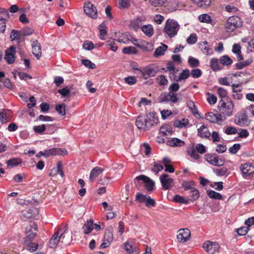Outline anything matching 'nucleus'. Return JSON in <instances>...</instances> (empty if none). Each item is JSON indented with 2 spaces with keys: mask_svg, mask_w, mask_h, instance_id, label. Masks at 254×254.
<instances>
[{
  "mask_svg": "<svg viewBox=\"0 0 254 254\" xmlns=\"http://www.w3.org/2000/svg\"><path fill=\"white\" fill-rule=\"evenodd\" d=\"M60 240L61 243L65 245H68L72 241V236L70 233L66 234L64 239H60Z\"/></svg>",
  "mask_w": 254,
  "mask_h": 254,
  "instance_id": "52",
  "label": "nucleus"
},
{
  "mask_svg": "<svg viewBox=\"0 0 254 254\" xmlns=\"http://www.w3.org/2000/svg\"><path fill=\"white\" fill-rule=\"evenodd\" d=\"M243 21L238 16L230 17L225 24V28L228 32H232L236 29L241 28L243 26Z\"/></svg>",
  "mask_w": 254,
  "mask_h": 254,
  "instance_id": "4",
  "label": "nucleus"
},
{
  "mask_svg": "<svg viewBox=\"0 0 254 254\" xmlns=\"http://www.w3.org/2000/svg\"><path fill=\"white\" fill-rule=\"evenodd\" d=\"M159 84L160 85H166L168 84V81L164 75H161L157 78Z\"/></svg>",
  "mask_w": 254,
  "mask_h": 254,
  "instance_id": "63",
  "label": "nucleus"
},
{
  "mask_svg": "<svg viewBox=\"0 0 254 254\" xmlns=\"http://www.w3.org/2000/svg\"><path fill=\"white\" fill-rule=\"evenodd\" d=\"M177 239L180 242H186L188 241L190 236V232L187 228L181 229L178 231Z\"/></svg>",
  "mask_w": 254,
  "mask_h": 254,
  "instance_id": "12",
  "label": "nucleus"
},
{
  "mask_svg": "<svg viewBox=\"0 0 254 254\" xmlns=\"http://www.w3.org/2000/svg\"><path fill=\"white\" fill-rule=\"evenodd\" d=\"M94 223L92 219H90L86 221L83 225L82 229L85 234H89L90 233L94 228Z\"/></svg>",
  "mask_w": 254,
  "mask_h": 254,
  "instance_id": "20",
  "label": "nucleus"
},
{
  "mask_svg": "<svg viewBox=\"0 0 254 254\" xmlns=\"http://www.w3.org/2000/svg\"><path fill=\"white\" fill-rule=\"evenodd\" d=\"M81 63L83 65H84L85 66L88 67L90 69H94L96 67V65L92 63L90 60H81Z\"/></svg>",
  "mask_w": 254,
  "mask_h": 254,
  "instance_id": "54",
  "label": "nucleus"
},
{
  "mask_svg": "<svg viewBox=\"0 0 254 254\" xmlns=\"http://www.w3.org/2000/svg\"><path fill=\"white\" fill-rule=\"evenodd\" d=\"M155 113H149L144 115L139 116L136 119L135 125L138 128L144 131L149 130L156 125L158 121Z\"/></svg>",
  "mask_w": 254,
  "mask_h": 254,
  "instance_id": "1",
  "label": "nucleus"
},
{
  "mask_svg": "<svg viewBox=\"0 0 254 254\" xmlns=\"http://www.w3.org/2000/svg\"><path fill=\"white\" fill-rule=\"evenodd\" d=\"M167 0H149L151 4L154 6H160L164 4Z\"/></svg>",
  "mask_w": 254,
  "mask_h": 254,
  "instance_id": "59",
  "label": "nucleus"
},
{
  "mask_svg": "<svg viewBox=\"0 0 254 254\" xmlns=\"http://www.w3.org/2000/svg\"><path fill=\"white\" fill-rule=\"evenodd\" d=\"M205 159L211 165L218 167L222 166L225 162L224 159H219L218 155L215 153L205 155Z\"/></svg>",
  "mask_w": 254,
  "mask_h": 254,
  "instance_id": "7",
  "label": "nucleus"
},
{
  "mask_svg": "<svg viewBox=\"0 0 254 254\" xmlns=\"http://www.w3.org/2000/svg\"><path fill=\"white\" fill-rule=\"evenodd\" d=\"M135 180L137 181H142L145 183V187L148 191H150L153 190L155 183L149 177L143 175H140L136 177Z\"/></svg>",
  "mask_w": 254,
  "mask_h": 254,
  "instance_id": "10",
  "label": "nucleus"
},
{
  "mask_svg": "<svg viewBox=\"0 0 254 254\" xmlns=\"http://www.w3.org/2000/svg\"><path fill=\"white\" fill-rule=\"evenodd\" d=\"M46 126L45 125L36 126L33 127L34 131L39 134H42L46 130Z\"/></svg>",
  "mask_w": 254,
  "mask_h": 254,
  "instance_id": "51",
  "label": "nucleus"
},
{
  "mask_svg": "<svg viewBox=\"0 0 254 254\" xmlns=\"http://www.w3.org/2000/svg\"><path fill=\"white\" fill-rule=\"evenodd\" d=\"M187 105L190 110L192 112L193 115L198 114L197 108L195 105L194 102L191 100L187 102Z\"/></svg>",
  "mask_w": 254,
  "mask_h": 254,
  "instance_id": "47",
  "label": "nucleus"
},
{
  "mask_svg": "<svg viewBox=\"0 0 254 254\" xmlns=\"http://www.w3.org/2000/svg\"><path fill=\"white\" fill-rule=\"evenodd\" d=\"M241 148V145L239 143L234 144L232 147L229 149V151L230 153L235 154Z\"/></svg>",
  "mask_w": 254,
  "mask_h": 254,
  "instance_id": "61",
  "label": "nucleus"
},
{
  "mask_svg": "<svg viewBox=\"0 0 254 254\" xmlns=\"http://www.w3.org/2000/svg\"><path fill=\"white\" fill-rule=\"evenodd\" d=\"M123 52L124 54L130 55V54H136L137 52V50L136 49L132 46H129L125 47L123 49Z\"/></svg>",
  "mask_w": 254,
  "mask_h": 254,
  "instance_id": "40",
  "label": "nucleus"
},
{
  "mask_svg": "<svg viewBox=\"0 0 254 254\" xmlns=\"http://www.w3.org/2000/svg\"><path fill=\"white\" fill-rule=\"evenodd\" d=\"M148 196V195L137 192L135 196V201L139 203H145Z\"/></svg>",
  "mask_w": 254,
  "mask_h": 254,
  "instance_id": "44",
  "label": "nucleus"
},
{
  "mask_svg": "<svg viewBox=\"0 0 254 254\" xmlns=\"http://www.w3.org/2000/svg\"><path fill=\"white\" fill-rule=\"evenodd\" d=\"M188 63L191 67H195L199 65V61L192 57H190L188 60Z\"/></svg>",
  "mask_w": 254,
  "mask_h": 254,
  "instance_id": "50",
  "label": "nucleus"
},
{
  "mask_svg": "<svg viewBox=\"0 0 254 254\" xmlns=\"http://www.w3.org/2000/svg\"><path fill=\"white\" fill-rule=\"evenodd\" d=\"M197 132L198 135L201 138H209L211 135V133L204 125H202L197 129Z\"/></svg>",
  "mask_w": 254,
  "mask_h": 254,
  "instance_id": "18",
  "label": "nucleus"
},
{
  "mask_svg": "<svg viewBox=\"0 0 254 254\" xmlns=\"http://www.w3.org/2000/svg\"><path fill=\"white\" fill-rule=\"evenodd\" d=\"M171 92L166 93L163 92L161 94L160 96L158 98V100L159 103H162L164 102H169L170 101V97Z\"/></svg>",
  "mask_w": 254,
  "mask_h": 254,
  "instance_id": "35",
  "label": "nucleus"
},
{
  "mask_svg": "<svg viewBox=\"0 0 254 254\" xmlns=\"http://www.w3.org/2000/svg\"><path fill=\"white\" fill-rule=\"evenodd\" d=\"M190 201H194L197 200L199 197V192L198 190L195 188L192 189L190 191Z\"/></svg>",
  "mask_w": 254,
  "mask_h": 254,
  "instance_id": "33",
  "label": "nucleus"
},
{
  "mask_svg": "<svg viewBox=\"0 0 254 254\" xmlns=\"http://www.w3.org/2000/svg\"><path fill=\"white\" fill-rule=\"evenodd\" d=\"M199 20L202 22L210 23L211 21V18L207 14H203L199 16Z\"/></svg>",
  "mask_w": 254,
  "mask_h": 254,
  "instance_id": "60",
  "label": "nucleus"
},
{
  "mask_svg": "<svg viewBox=\"0 0 254 254\" xmlns=\"http://www.w3.org/2000/svg\"><path fill=\"white\" fill-rule=\"evenodd\" d=\"M174 201L183 204H187L189 202V198L181 196L178 194L174 196L173 198Z\"/></svg>",
  "mask_w": 254,
  "mask_h": 254,
  "instance_id": "36",
  "label": "nucleus"
},
{
  "mask_svg": "<svg viewBox=\"0 0 254 254\" xmlns=\"http://www.w3.org/2000/svg\"><path fill=\"white\" fill-rule=\"evenodd\" d=\"M20 38V32L15 29L12 30L10 35V38L11 41L16 40L17 41H19ZM18 42L19 43V42Z\"/></svg>",
  "mask_w": 254,
  "mask_h": 254,
  "instance_id": "34",
  "label": "nucleus"
},
{
  "mask_svg": "<svg viewBox=\"0 0 254 254\" xmlns=\"http://www.w3.org/2000/svg\"><path fill=\"white\" fill-rule=\"evenodd\" d=\"M84 12L89 17L93 19L97 17V9L96 7L90 2H85L83 6Z\"/></svg>",
  "mask_w": 254,
  "mask_h": 254,
  "instance_id": "6",
  "label": "nucleus"
},
{
  "mask_svg": "<svg viewBox=\"0 0 254 254\" xmlns=\"http://www.w3.org/2000/svg\"><path fill=\"white\" fill-rule=\"evenodd\" d=\"M32 46L33 54L38 60H39L42 55V49L40 44L38 40H36L33 42Z\"/></svg>",
  "mask_w": 254,
  "mask_h": 254,
  "instance_id": "16",
  "label": "nucleus"
},
{
  "mask_svg": "<svg viewBox=\"0 0 254 254\" xmlns=\"http://www.w3.org/2000/svg\"><path fill=\"white\" fill-rule=\"evenodd\" d=\"M207 194L210 198L219 200H222L223 199L222 196L220 193L214 190H207Z\"/></svg>",
  "mask_w": 254,
  "mask_h": 254,
  "instance_id": "31",
  "label": "nucleus"
},
{
  "mask_svg": "<svg viewBox=\"0 0 254 254\" xmlns=\"http://www.w3.org/2000/svg\"><path fill=\"white\" fill-rule=\"evenodd\" d=\"M234 122L237 125L243 126L248 122V116L245 113H238L235 116Z\"/></svg>",
  "mask_w": 254,
  "mask_h": 254,
  "instance_id": "14",
  "label": "nucleus"
},
{
  "mask_svg": "<svg viewBox=\"0 0 254 254\" xmlns=\"http://www.w3.org/2000/svg\"><path fill=\"white\" fill-rule=\"evenodd\" d=\"M55 109L60 115L64 116L66 114L65 104L64 103L56 105Z\"/></svg>",
  "mask_w": 254,
  "mask_h": 254,
  "instance_id": "37",
  "label": "nucleus"
},
{
  "mask_svg": "<svg viewBox=\"0 0 254 254\" xmlns=\"http://www.w3.org/2000/svg\"><path fill=\"white\" fill-rule=\"evenodd\" d=\"M194 186V182L192 181H184L182 184L183 188H184L185 190H192L193 189V187Z\"/></svg>",
  "mask_w": 254,
  "mask_h": 254,
  "instance_id": "46",
  "label": "nucleus"
},
{
  "mask_svg": "<svg viewBox=\"0 0 254 254\" xmlns=\"http://www.w3.org/2000/svg\"><path fill=\"white\" fill-rule=\"evenodd\" d=\"M168 46L162 44V46L158 47L155 51L153 56L155 57H158L164 54L165 52L167 50Z\"/></svg>",
  "mask_w": 254,
  "mask_h": 254,
  "instance_id": "25",
  "label": "nucleus"
},
{
  "mask_svg": "<svg viewBox=\"0 0 254 254\" xmlns=\"http://www.w3.org/2000/svg\"><path fill=\"white\" fill-rule=\"evenodd\" d=\"M189 124V120L186 118L182 120H177L174 123V126L176 127L182 128L185 127Z\"/></svg>",
  "mask_w": 254,
  "mask_h": 254,
  "instance_id": "28",
  "label": "nucleus"
},
{
  "mask_svg": "<svg viewBox=\"0 0 254 254\" xmlns=\"http://www.w3.org/2000/svg\"><path fill=\"white\" fill-rule=\"evenodd\" d=\"M39 213V210L36 207H32L28 210L22 211V215L27 218H35Z\"/></svg>",
  "mask_w": 254,
  "mask_h": 254,
  "instance_id": "17",
  "label": "nucleus"
},
{
  "mask_svg": "<svg viewBox=\"0 0 254 254\" xmlns=\"http://www.w3.org/2000/svg\"><path fill=\"white\" fill-rule=\"evenodd\" d=\"M185 142L178 138H173L171 140H168L167 144L172 147L183 146L185 145Z\"/></svg>",
  "mask_w": 254,
  "mask_h": 254,
  "instance_id": "21",
  "label": "nucleus"
},
{
  "mask_svg": "<svg viewBox=\"0 0 254 254\" xmlns=\"http://www.w3.org/2000/svg\"><path fill=\"white\" fill-rule=\"evenodd\" d=\"M163 169V166L157 162H154L153 163V167L151 169V171H153L157 175L160 171Z\"/></svg>",
  "mask_w": 254,
  "mask_h": 254,
  "instance_id": "48",
  "label": "nucleus"
},
{
  "mask_svg": "<svg viewBox=\"0 0 254 254\" xmlns=\"http://www.w3.org/2000/svg\"><path fill=\"white\" fill-rule=\"evenodd\" d=\"M217 93L220 97L221 98H226V100L228 101V98L229 97L227 96L228 92L226 89L222 87H219L217 89Z\"/></svg>",
  "mask_w": 254,
  "mask_h": 254,
  "instance_id": "45",
  "label": "nucleus"
},
{
  "mask_svg": "<svg viewBox=\"0 0 254 254\" xmlns=\"http://www.w3.org/2000/svg\"><path fill=\"white\" fill-rule=\"evenodd\" d=\"M196 2L198 6L206 8L210 5V0H196Z\"/></svg>",
  "mask_w": 254,
  "mask_h": 254,
  "instance_id": "53",
  "label": "nucleus"
},
{
  "mask_svg": "<svg viewBox=\"0 0 254 254\" xmlns=\"http://www.w3.org/2000/svg\"><path fill=\"white\" fill-rule=\"evenodd\" d=\"M199 47L203 53L206 54L207 55L212 54V49L207 46L208 45V42L207 41H203L202 44H199Z\"/></svg>",
  "mask_w": 254,
  "mask_h": 254,
  "instance_id": "26",
  "label": "nucleus"
},
{
  "mask_svg": "<svg viewBox=\"0 0 254 254\" xmlns=\"http://www.w3.org/2000/svg\"><path fill=\"white\" fill-rule=\"evenodd\" d=\"M125 82L128 85H132L136 83V79L135 76H129L124 79Z\"/></svg>",
  "mask_w": 254,
  "mask_h": 254,
  "instance_id": "58",
  "label": "nucleus"
},
{
  "mask_svg": "<svg viewBox=\"0 0 254 254\" xmlns=\"http://www.w3.org/2000/svg\"><path fill=\"white\" fill-rule=\"evenodd\" d=\"M169 175L167 174L162 175L160 177L163 189L164 190H170L171 189V184L173 182V179L168 178Z\"/></svg>",
  "mask_w": 254,
  "mask_h": 254,
  "instance_id": "13",
  "label": "nucleus"
},
{
  "mask_svg": "<svg viewBox=\"0 0 254 254\" xmlns=\"http://www.w3.org/2000/svg\"><path fill=\"white\" fill-rule=\"evenodd\" d=\"M22 160L19 158H13L6 161V164L8 166L14 167L18 166L22 163Z\"/></svg>",
  "mask_w": 254,
  "mask_h": 254,
  "instance_id": "27",
  "label": "nucleus"
},
{
  "mask_svg": "<svg viewBox=\"0 0 254 254\" xmlns=\"http://www.w3.org/2000/svg\"><path fill=\"white\" fill-rule=\"evenodd\" d=\"M63 97H69L71 96V93L67 87H65L62 89H60L58 91Z\"/></svg>",
  "mask_w": 254,
  "mask_h": 254,
  "instance_id": "41",
  "label": "nucleus"
},
{
  "mask_svg": "<svg viewBox=\"0 0 254 254\" xmlns=\"http://www.w3.org/2000/svg\"><path fill=\"white\" fill-rule=\"evenodd\" d=\"M210 67L213 71H217L220 69L218 60L216 58H213L210 61Z\"/></svg>",
  "mask_w": 254,
  "mask_h": 254,
  "instance_id": "39",
  "label": "nucleus"
},
{
  "mask_svg": "<svg viewBox=\"0 0 254 254\" xmlns=\"http://www.w3.org/2000/svg\"><path fill=\"white\" fill-rule=\"evenodd\" d=\"M249 230V228L248 227H242L240 228H238L236 230L237 232L238 233V235L240 236H245L246 235L248 232Z\"/></svg>",
  "mask_w": 254,
  "mask_h": 254,
  "instance_id": "62",
  "label": "nucleus"
},
{
  "mask_svg": "<svg viewBox=\"0 0 254 254\" xmlns=\"http://www.w3.org/2000/svg\"><path fill=\"white\" fill-rule=\"evenodd\" d=\"M180 27L177 21L168 19L166 22L163 31L170 38H173L177 34Z\"/></svg>",
  "mask_w": 254,
  "mask_h": 254,
  "instance_id": "2",
  "label": "nucleus"
},
{
  "mask_svg": "<svg viewBox=\"0 0 254 254\" xmlns=\"http://www.w3.org/2000/svg\"><path fill=\"white\" fill-rule=\"evenodd\" d=\"M202 247L209 254H214L220 249L218 243L210 241H205L203 243Z\"/></svg>",
  "mask_w": 254,
  "mask_h": 254,
  "instance_id": "8",
  "label": "nucleus"
},
{
  "mask_svg": "<svg viewBox=\"0 0 254 254\" xmlns=\"http://www.w3.org/2000/svg\"><path fill=\"white\" fill-rule=\"evenodd\" d=\"M134 70L140 71L142 73V76L145 79L148 78L149 77H153L155 76L158 71V68H153L147 67L143 71H142L138 68H133Z\"/></svg>",
  "mask_w": 254,
  "mask_h": 254,
  "instance_id": "11",
  "label": "nucleus"
},
{
  "mask_svg": "<svg viewBox=\"0 0 254 254\" xmlns=\"http://www.w3.org/2000/svg\"><path fill=\"white\" fill-rule=\"evenodd\" d=\"M190 75V70L188 69H185L180 73V76L177 79H175L176 81L178 82L182 80L186 79Z\"/></svg>",
  "mask_w": 254,
  "mask_h": 254,
  "instance_id": "32",
  "label": "nucleus"
},
{
  "mask_svg": "<svg viewBox=\"0 0 254 254\" xmlns=\"http://www.w3.org/2000/svg\"><path fill=\"white\" fill-rule=\"evenodd\" d=\"M253 169L254 167L250 163H245L240 166V170L243 174V176L245 178H247L248 177L254 173V171L252 170Z\"/></svg>",
  "mask_w": 254,
  "mask_h": 254,
  "instance_id": "15",
  "label": "nucleus"
},
{
  "mask_svg": "<svg viewBox=\"0 0 254 254\" xmlns=\"http://www.w3.org/2000/svg\"><path fill=\"white\" fill-rule=\"evenodd\" d=\"M205 118L207 120L212 123H217V120L216 118V114L213 112H209L205 114Z\"/></svg>",
  "mask_w": 254,
  "mask_h": 254,
  "instance_id": "42",
  "label": "nucleus"
},
{
  "mask_svg": "<svg viewBox=\"0 0 254 254\" xmlns=\"http://www.w3.org/2000/svg\"><path fill=\"white\" fill-rule=\"evenodd\" d=\"M25 244L27 246V249L31 252L36 251L39 247L38 244L35 243H29Z\"/></svg>",
  "mask_w": 254,
  "mask_h": 254,
  "instance_id": "55",
  "label": "nucleus"
},
{
  "mask_svg": "<svg viewBox=\"0 0 254 254\" xmlns=\"http://www.w3.org/2000/svg\"><path fill=\"white\" fill-rule=\"evenodd\" d=\"M220 63L224 65H229L233 63V61L227 56L224 55L220 59Z\"/></svg>",
  "mask_w": 254,
  "mask_h": 254,
  "instance_id": "43",
  "label": "nucleus"
},
{
  "mask_svg": "<svg viewBox=\"0 0 254 254\" xmlns=\"http://www.w3.org/2000/svg\"><path fill=\"white\" fill-rule=\"evenodd\" d=\"M187 153L192 158L197 160L199 158V155L197 153L196 149L194 148L193 145H190L187 148Z\"/></svg>",
  "mask_w": 254,
  "mask_h": 254,
  "instance_id": "24",
  "label": "nucleus"
},
{
  "mask_svg": "<svg viewBox=\"0 0 254 254\" xmlns=\"http://www.w3.org/2000/svg\"><path fill=\"white\" fill-rule=\"evenodd\" d=\"M104 171V169L96 167L92 169L89 176V181L92 182L95 178L97 177Z\"/></svg>",
  "mask_w": 254,
  "mask_h": 254,
  "instance_id": "19",
  "label": "nucleus"
},
{
  "mask_svg": "<svg viewBox=\"0 0 254 254\" xmlns=\"http://www.w3.org/2000/svg\"><path fill=\"white\" fill-rule=\"evenodd\" d=\"M37 231V226L35 223L27 226L25 229L27 236L25 238L24 243H31L36 237Z\"/></svg>",
  "mask_w": 254,
  "mask_h": 254,
  "instance_id": "5",
  "label": "nucleus"
},
{
  "mask_svg": "<svg viewBox=\"0 0 254 254\" xmlns=\"http://www.w3.org/2000/svg\"><path fill=\"white\" fill-rule=\"evenodd\" d=\"M16 53L15 47L14 46H10L5 51L4 60L8 64H13L15 60V54Z\"/></svg>",
  "mask_w": 254,
  "mask_h": 254,
  "instance_id": "9",
  "label": "nucleus"
},
{
  "mask_svg": "<svg viewBox=\"0 0 254 254\" xmlns=\"http://www.w3.org/2000/svg\"><path fill=\"white\" fill-rule=\"evenodd\" d=\"M218 108L220 113L224 117H230L232 116L234 109V104L231 99L228 98V101L225 102L224 100L221 99L219 103Z\"/></svg>",
  "mask_w": 254,
  "mask_h": 254,
  "instance_id": "3",
  "label": "nucleus"
},
{
  "mask_svg": "<svg viewBox=\"0 0 254 254\" xmlns=\"http://www.w3.org/2000/svg\"><path fill=\"white\" fill-rule=\"evenodd\" d=\"M113 228L112 226L108 227L105 230L104 238L108 243H111L113 240Z\"/></svg>",
  "mask_w": 254,
  "mask_h": 254,
  "instance_id": "22",
  "label": "nucleus"
},
{
  "mask_svg": "<svg viewBox=\"0 0 254 254\" xmlns=\"http://www.w3.org/2000/svg\"><path fill=\"white\" fill-rule=\"evenodd\" d=\"M60 237L58 234H54L52 237L49 241V247L51 248L55 249L57 247L58 244L61 242Z\"/></svg>",
  "mask_w": 254,
  "mask_h": 254,
  "instance_id": "23",
  "label": "nucleus"
},
{
  "mask_svg": "<svg viewBox=\"0 0 254 254\" xmlns=\"http://www.w3.org/2000/svg\"><path fill=\"white\" fill-rule=\"evenodd\" d=\"M224 132L228 135H231L236 134L237 132V130L236 127L229 126L226 128Z\"/></svg>",
  "mask_w": 254,
  "mask_h": 254,
  "instance_id": "64",
  "label": "nucleus"
},
{
  "mask_svg": "<svg viewBox=\"0 0 254 254\" xmlns=\"http://www.w3.org/2000/svg\"><path fill=\"white\" fill-rule=\"evenodd\" d=\"M125 249L129 254H138L137 251L135 250V247L133 245H129L127 242L125 244Z\"/></svg>",
  "mask_w": 254,
  "mask_h": 254,
  "instance_id": "38",
  "label": "nucleus"
},
{
  "mask_svg": "<svg viewBox=\"0 0 254 254\" xmlns=\"http://www.w3.org/2000/svg\"><path fill=\"white\" fill-rule=\"evenodd\" d=\"M145 205L147 207H155L156 205V202L155 200L150 197L149 195L146 198L145 202Z\"/></svg>",
  "mask_w": 254,
  "mask_h": 254,
  "instance_id": "56",
  "label": "nucleus"
},
{
  "mask_svg": "<svg viewBox=\"0 0 254 254\" xmlns=\"http://www.w3.org/2000/svg\"><path fill=\"white\" fill-rule=\"evenodd\" d=\"M82 47L86 50H91L95 48L93 43L89 41H85L83 44Z\"/></svg>",
  "mask_w": 254,
  "mask_h": 254,
  "instance_id": "57",
  "label": "nucleus"
},
{
  "mask_svg": "<svg viewBox=\"0 0 254 254\" xmlns=\"http://www.w3.org/2000/svg\"><path fill=\"white\" fill-rule=\"evenodd\" d=\"M141 30L148 37H151L153 35L154 32L152 25L150 24L144 25L141 27Z\"/></svg>",
  "mask_w": 254,
  "mask_h": 254,
  "instance_id": "30",
  "label": "nucleus"
},
{
  "mask_svg": "<svg viewBox=\"0 0 254 254\" xmlns=\"http://www.w3.org/2000/svg\"><path fill=\"white\" fill-rule=\"evenodd\" d=\"M68 229V226L67 224H65L63 227L61 226L59 229V230L57 232L55 233V234H58L59 237L61 239H64V235L66 234H68V233L67 232Z\"/></svg>",
  "mask_w": 254,
  "mask_h": 254,
  "instance_id": "29",
  "label": "nucleus"
},
{
  "mask_svg": "<svg viewBox=\"0 0 254 254\" xmlns=\"http://www.w3.org/2000/svg\"><path fill=\"white\" fill-rule=\"evenodd\" d=\"M213 172L218 176H223L226 175L228 171L226 168H222L221 169H213Z\"/></svg>",
  "mask_w": 254,
  "mask_h": 254,
  "instance_id": "49",
  "label": "nucleus"
}]
</instances>
